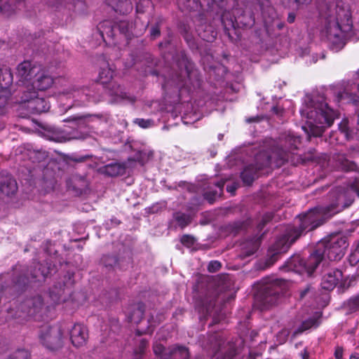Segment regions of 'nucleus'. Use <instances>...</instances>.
<instances>
[{"instance_id":"f257e3e1","label":"nucleus","mask_w":359,"mask_h":359,"mask_svg":"<svg viewBox=\"0 0 359 359\" xmlns=\"http://www.w3.org/2000/svg\"><path fill=\"white\" fill-rule=\"evenodd\" d=\"M352 192L357 194L359 196V179H355L351 183L348 189L345 190L339 187L332 190L329 194L330 204L324 207L311 209L306 213L299 215V228L294 229L287 238V240L290 238V244L287 245L285 239L277 241L271 248L273 252L271 259L275 261L278 254L285 252L303 232H308L316 229L327 219L349 207L354 200Z\"/></svg>"},{"instance_id":"f03ea898","label":"nucleus","mask_w":359,"mask_h":359,"mask_svg":"<svg viewBox=\"0 0 359 359\" xmlns=\"http://www.w3.org/2000/svg\"><path fill=\"white\" fill-rule=\"evenodd\" d=\"M351 17L350 11L341 7L329 10L325 15L323 33L334 51L344 46L346 36L359 39V22L353 25Z\"/></svg>"},{"instance_id":"7ed1b4c3","label":"nucleus","mask_w":359,"mask_h":359,"mask_svg":"<svg viewBox=\"0 0 359 359\" xmlns=\"http://www.w3.org/2000/svg\"><path fill=\"white\" fill-rule=\"evenodd\" d=\"M303 118L306 119L302 129L309 135L321 136L326 128L331 126L337 113L328 107L322 97H313L309 100L300 111Z\"/></svg>"},{"instance_id":"20e7f679","label":"nucleus","mask_w":359,"mask_h":359,"mask_svg":"<svg viewBox=\"0 0 359 359\" xmlns=\"http://www.w3.org/2000/svg\"><path fill=\"white\" fill-rule=\"evenodd\" d=\"M65 121L70 123L69 127L72 128V130L53 128L50 140L62 142L71 140L85 139L91 132L90 129L94 126L93 123L107 122V118L100 114H84L71 116Z\"/></svg>"},{"instance_id":"39448f33","label":"nucleus","mask_w":359,"mask_h":359,"mask_svg":"<svg viewBox=\"0 0 359 359\" xmlns=\"http://www.w3.org/2000/svg\"><path fill=\"white\" fill-rule=\"evenodd\" d=\"M289 144L290 147L285 149L279 148L276 146L272 148L271 154H269L266 151L260 152L256 156V165H250L247 166L241 172V178L243 182L248 185L250 184L255 180L258 170L264 167L269 166L272 159L283 160L286 159V152L292 149V147L296 148V144L299 142L298 137H289Z\"/></svg>"},{"instance_id":"423d86ee","label":"nucleus","mask_w":359,"mask_h":359,"mask_svg":"<svg viewBox=\"0 0 359 359\" xmlns=\"http://www.w3.org/2000/svg\"><path fill=\"white\" fill-rule=\"evenodd\" d=\"M317 247L318 253H321L324 259L337 261L341 259L344 255L348 243L345 238L333 236L328 239L320 241Z\"/></svg>"},{"instance_id":"0eeeda50","label":"nucleus","mask_w":359,"mask_h":359,"mask_svg":"<svg viewBox=\"0 0 359 359\" xmlns=\"http://www.w3.org/2000/svg\"><path fill=\"white\" fill-rule=\"evenodd\" d=\"M20 103L31 114H41L49 109L47 101L39 96L36 90H22L20 95Z\"/></svg>"},{"instance_id":"6e6552de","label":"nucleus","mask_w":359,"mask_h":359,"mask_svg":"<svg viewBox=\"0 0 359 359\" xmlns=\"http://www.w3.org/2000/svg\"><path fill=\"white\" fill-rule=\"evenodd\" d=\"M40 67L29 61H24L18 65L16 76L20 86V93L22 90H31L32 83L39 73Z\"/></svg>"},{"instance_id":"1a4fd4ad","label":"nucleus","mask_w":359,"mask_h":359,"mask_svg":"<svg viewBox=\"0 0 359 359\" xmlns=\"http://www.w3.org/2000/svg\"><path fill=\"white\" fill-rule=\"evenodd\" d=\"M282 291L278 281L266 285L262 289V293L259 297L262 309H267L278 303Z\"/></svg>"},{"instance_id":"9d476101","label":"nucleus","mask_w":359,"mask_h":359,"mask_svg":"<svg viewBox=\"0 0 359 359\" xmlns=\"http://www.w3.org/2000/svg\"><path fill=\"white\" fill-rule=\"evenodd\" d=\"M40 340L48 348L53 350L60 346L62 340V332L60 329L55 327H44L41 331Z\"/></svg>"},{"instance_id":"9b49d317","label":"nucleus","mask_w":359,"mask_h":359,"mask_svg":"<svg viewBox=\"0 0 359 359\" xmlns=\"http://www.w3.org/2000/svg\"><path fill=\"white\" fill-rule=\"evenodd\" d=\"M90 93V89L77 86H72L65 92L66 95L72 96L76 105H84L89 102H97L100 100L99 97H95Z\"/></svg>"},{"instance_id":"f8f14e48","label":"nucleus","mask_w":359,"mask_h":359,"mask_svg":"<svg viewBox=\"0 0 359 359\" xmlns=\"http://www.w3.org/2000/svg\"><path fill=\"white\" fill-rule=\"evenodd\" d=\"M53 78L43 69L40 67L39 73L32 83L31 90L44 91L52 87Z\"/></svg>"},{"instance_id":"ddd939ff","label":"nucleus","mask_w":359,"mask_h":359,"mask_svg":"<svg viewBox=\"0 0 359 359\" xmlns=\"http://www.w3.org/2000/svg\"><path fill=\"white\" fill-rule=\"evenodd\" d=\"M18 189L15 180L8 172H0V191L5 195L14 194Z\"/></svg>"},{"instance_id":"4468645a","label":"nucleus","mask_w":359,"mask_h":359,"mask_svg":"<svg viewBox=\"0 0 359 359\" xmlns=\"http://www.w3.org/2000/svg\"><path fill=\"white\" fill-rule=\"evenodd\" d=\"M87 337V330L81 324H75L70 331L71 341L74 346L79 347L84 345Z\"/></svg>"},{"instance_id":"2eb2a0df","label":"nucleus","mask_w":359,"mask_h":359,"mask_svg":"<svg viewBox=\"0 0 359 359\" xmlns=\"http://www.w3.org/2000/svg\"><path fill=\"white\" fill-rule=\"evenodd\" d=\"M107 24H109V22H105L99 25L100 34L102 37H104V34H106L108 36L112 37L114 35V29H118L119 31L122 34H125L126 36H128L130 35L129 29L131 27V25L128 22L121 21L117 26L114 27H112L110 25L104 27L107 25Z\"/></svg>"},{"instance_id":"dca6fc26","label":"nucleus","mask_w":359,"mask_h":359,"mask_svg":"<svg viewBox=\"0 0 359 359\" xmlns=\"http://www.w3.org/2000/svg\"><path fill=\"white\" fill-rule=\"evenodd\" d=\"M342 278V272L338 269H334L326 273L322 280V287L327 290H333L337 284Z\"/></svg>"},{"instance_id":"f3484780","label":"nucleus","mask_w":359,"mask_h":359,"mask_svg":"<svg viewBox=\"0 0 359 359\" xmlns=\"http://www.w3.org/2000/svg\"><path fill=\"white\" fill-rule=\"evenodd\" d=\"M189 353L185 346L175 345L168 348L162 359H189Z\"/></svg>"},{"instance_id":"a211bd4d","label":"nucleus","mask_w":359,"mask_h":359,"mask_svg":"<svg viewBox=\"0 0 359 359\" xmlns=\"http://www.w3.org/2000/svg\"><path fill=\"white\" fill-rule=\"evenodd\" d=\"M43 306L42 298L40 296L35 297L32 299H27L21 306L28 316H32L39 312Z\"/></svg>"},{"instance_id":"6ab92c4d","label":"nucleus","mask_w":359,"mask_h":359,"mask_svg":"<svg viewBox=\"0 0 359 359\" xmlns=\"http://www.w3.org/2000/svg\"><path fill=\"white\" fill-rule=\"evenodd\" d=\"M144 313V305L138 302L135 304L128 309V319L130 322L138 324L142 319Z\"/></svg>"},{"instance_id":"aec40b11","label":"nucleus","mask_w":359,"mask_h":359,"mask_svg":"<svg viewBox=\"0 0 359 359\" xmlns=\"http://www.w3.org/2000/svg\"><path fill=\"white\" fill-rule=\"evenodd\" d=\"M107 93L109 95L114 97V102H119L123 100L128 99L130 101L133 102V99L130 98L123 89L116 83H111L108 87Z\"/></svg>"},{"instance_id":"412c9836","label":"nucleus","mask_w":359,"mask_h":359,"mask_svg":"<svg viewBox=\"0 0 359 359\" xmlns=\"http://www.w3.org/2000/svg\"><path fill=\"white\" fill-rule=\"evenodd\" d=\"M287 267L290 270L294 271L299 273H306V260L299 255L292 257L287 262Z\"/></svg>"},{"instance_id":"4be33fe9","label":"nucleus","mask_w":359,"mask_h":359,"mask_svg":"<svg viewBox=\"0 0 359 359\" xmlns=\"http://www.w3.org/2000/svg\"><path fill=\"white\" fill-rule=\"evenodd\" d=\"M125 168L120 163H109L100 168V172L105 175L116 177L123 174Z\"/></svg>"},{"instance_id":"5701e85b","label":"nucleus","mask_w":359,"mask_h":359,"mask_svg":"<svg viewBox=\"0 0 359 359\" xmlns=\"http://www.w3.org/2000/svg\"><path fill=\"white\" fill-rule=\"evenodd\" d=\"M337 165L339 168L344 171H353L357 168L356 164L353 161H351L346 157L344 154H337L334 157Z\"/></svg>"},{"instance_id":"b1692460","label":"nucleus","mask_w":359,"mask_h":359,"mask_svg":"<svg viewBox=\"0 0 359 359\" xmlns=\"http://www.w3.org/2000/svg\"><path fill=\"white\" fill-rule=\"evenodd\" d=\"M323 259V256L321 253H318V247H316V250L306 260V273L311 275Z\"/></svg>"},{"instance_id":"393cba45","label":"nucleus","mask_w":359,"mask_h":359,"mask_svg":"<svg viewBox=\"0 0 359 359\" xmlns=\"http://www.w3.org/2000/svg\"><path fill=\"white\" fill-rule=\"evenodd\" d=\"M259 245V241L257 238H253L248 241L241 245L242 252L241 254V258H245L253 255Z\"/></svg>"},{"instance_id":"a878e982","label":"nucleus","mask_w":359,"mask_h":359,"mask_svg":"<svg viewBox=\"0 0 359 359\" xmlns=\"http://www.w3.org/2000/svg\"><path fill=\"white\" fill-rule=\"evenodd\" d=\"M13 74L9 68L0 69V86L2 90H7V88L13 83Z\"/></svg>"},{"instance_id":"bb28decb","label":"nucleus","mask_w":359,"mask_h":359,"mask_svg":"<svg viewBox=\"0 0 359 359\" xmlns=\"http://www.w3.org/2000/svg\"><path fill=\"white\" fill-rule=\"evenodd\" d=\"M21 0H0V12L9 15L15 10V4Z\"/></svg>"},{"instance_id":"cd10ccee","label":"nucleus","mask_w":359,"mask_h":359,"mask_svg":"<svg viewBox=\"0 0 359 359\" xmlns=\"http://www.w3.org/2000/svg\"><path fill=\"white\" fill-rule=\"evenodd\" d=\"M114 71L107 65L105 67L101 68L99 73V79L102 84L108 83L113 78Z\"/></svg>"},{"instance_id":"c85d7f7f","label":"nucleus","mask_w":359,"mask_h":359,"mask_svg":"<svg viewBox=\"0 0 359 359\" xmlns=\"http://www.w3.org/2000/svg\"><path fill=\"white\" fill-rule=\"evenodd\" d=\"M224 184L225 182L223 180L218 182L216 184V187H217L218 190L206 192L204 195L205 198L207 199L210 203H213L216 198L220 196Z\"/></svg>"},{"instance_id":"c756f323","label":"nucleus","mask_w":359,"mask_h":359,"mask_svg":"<svg viewBox=\"0 0 359 359\" xmlns=\"http://www.w3.org/2000/svg\"><path fill=\"white\" fill-rule=\"evenodd\" d=\"M29 156L33 162L39 163L45 161L48 157L47 153L42 150L29 151Z\"/></svg>"},{"instance_id":"7c9ffc66","label":"nucleus","mask_w":359,"mask_h":359,"mask_svg":"<svg viewBox=\"0 0 359 359\" xmlns=\"http://www.w3.org/2000/svg\"><path fill=\"white\" fill-rule=\"evenodd\" d=\"M101 262L107 269H112L118 264V259L115 255H104L102 257Z\"/></svg>"},{"instance_id":"2f4dec72","label":"nucleus","mask_w":359,"mask_h":359,"mask_svg":"<svg viewBox=\"0 0 359 359\" xmlns=\"http://www.w3.org/2000/svg\"><path fill=\"white\" fill-rule=\"evenodd\" d=\"M320 315L319 313H316L313 318L304 321L302 324L301 332L311 328L313 327H317L319 324L318 320L320 318Z\"/></svg>"},{"instance_id":"473e14b6","label":"nucleus","mask_w":359,"mask_h":359,"mask_svg":"<svg viewBox=\"0 0 359 359\" xmlns=\"http://www.w3.org/2000/svg\"><path fill=\"white\" fill-rule=\"evenodd\" d=\"M343 100H348L353 103H356L359 101V97L355 95H352L348 90H345L343 93H339L337 97L338 101Z\"/></svg>"},{"instance_id":"72a5a7b5","label":"nucleus","mask_w":359,"mask_h":359,"mask_svg":"<svg viewBox=\"0 0 359 359\" xmlns=\"http://www.w3.org/2000/svg\"><path fill=\"white\" fill-rule=\"evenodd\" d=\"M178 4L182 9L189 11L198 7V3L195 0H178Z\"/></svg>"},{"instance_id":"f704fd0d","label":"nucleus","mask_w":359,"mask_h":359,"mask_svg":"<svg viewBox=\"0 0 359 359\" xmlns=\"http://www.w3.org/2000/svg\"><path fill=\"white\" fill-rule=\"evenodd\" d=\"M196 31L199 36L206 41H212L215 38V33L214 32L209 34L205 30H203V26L198 27Z\"/></svg>"},{"instance_id":"c9c22d12","label":"nucleus","mask_w":359,"mask_h":359,"mask_svg":"<svg viewBox=\"0 0 359 359\" xmlns=\"http://www.w3.org/2000/svg\"><path fill=\"white\" fill-rule=\"evenodd\" d=\"M175 219L182 228L188 225L191 221L189 216L183 213H177Z\"/></svg>"},{"instance_id":"e433bc0d","label":"nucleus","mask_w":359,"mask_h":359,"mask_svg":"<svg viewBox=\"0 0 359 359\" xmlns=\"http://www.w3.org/2000/svg\"><path fill=\"white\" fill-rule=\"evenodd\" d=\"M134 123L142 128H148L154 126V122L151 119L136 118Z\"/></svg>"},{"instance_id":"4c0bfd02","label":"nucleus","mask_w":359,"mask_h":359,"mask_svg":"<svg viewBox=\"0 0 359 359\" xmlns=\"http://www.w3.org/2000/svg\"><path fill=\"white\" fill-rule=\"evenodd\" d=\"M147 344L148 342L147 340L144 339L140 340L138 348L135 350V354L136 355L135 359H141L140 357L144 353L147 346Z\"/></svg>"},{"instance_id":"58836bf2","label":"nucleus","mask_w":359,"mask_h":359,"mask_svg":"<svg viewBox=\"0 0 359 359\" xmlns=\"http://www.w3.org/2000/svg\"><path fill=\"white\" fill-rule=\"evenodd\" d=\"M8 100V90H2L0 92V114L2 112V109L6 106Z\"/></svg>"},{"instance_id":"ea45409f","label":"nucleus","mask_w":359,"mask_h":359,"mask_svg":"<svg viewBox=\"0 0 359 359\" xmlns=\"http://www.w3.org/2000/svg\"><path fill=\"white\" fill-rule=\"evenodd\" d=\"M29 353L25 350H18L11 359H29Z\"/></svg>"},{"instance_id":"a19ab883","label":"nucleus","mask_w":359,"mask_h":359,"mask_svg":"<svg viewBox=\"0 0 359 359\" xmlns=\"http://www.w3.org/2000/svg\"><path fill=\"white\" fill-rule=\"evenodd\" d=\"M128 161H137L141 165H143L146 161V154L144 153H142L141 151H139L137 153L136 156L133 158H128Z\"/></svg>"},{"instance_id":"79ce46f5","label":"nucleus","mask_w":359,"mask_h":359,"mask_svg":"<svg viewBox=\"0 0 359 359\" xmlns=\"http://www.w3.org/2000/svg\"><path fill=\"white\" fill-rule=\"evenodd\" d=\"M221 268V264L218 261H212L208 266L210 272H216Z\"/></svg>"},{"instance_id":"37998d69","label":"nucleus","mask_w":359,"mask_h":359,"mask_svg":"<svg viewBox=\"0 0 359 359\" xmlns=\"http://www.w3.org/2000/svg\"><path fill=\"white\" fill-rule=\"evenodd\" d=\"M65 287H66V284L63 285H60V289L57 290V286H55L51 291H50V296L53 297V296H58L60 297L65 290Z\"/></svg>"},{"instance_id":"c03bdc74","label":"nucleus","mask_w":359,"mask_h":359,"mask_svg":"<svg viewBox=\"0 0 359 359\" xmlns=\"http://www.w3.org/2000/svg\"><path fill=\"white\" fill-rule=\"evenodd\" d=\"M181 242L187 246H190L194 244V238L192 236L184 235L182 237Z\"/></svg>"},{"instance_id":"a18cd8bd","label":"nucleus","mask_w":359,"mask_h":359,"mask_svg":"<svg viewBox=\"0 0 359 359\" xmlns=\"http://www.w3.org/2000/svg\"><path fill=\"white\" fill-rule=\"evenodd\" d=\"M154 352L156 355H163V351L164 350V347L163 345L158 343H155L153 346ZM163 355H161L162 357Z\"/></svg>"},{"instance_id":"49530a36","label":"nucleus","mask_w":359,"mask_h":359,"mask_svg":"<svg viewBox=\"0 0 359 359\" xmlns=\"http://www.w3.org/2000/svg\"><path fill=\"white\" fill-rule=\"evenodd\" d=\"M350 305L353 309H359V295L350 300Z\"/></svg>"},{"instance_id":"de8ad7c7","label":"nucleus","mask_w":359,"mask_h":359,"mask_svg":"<svg viewBox=\"0 0 359 359\" xmlns=\"http://www.w3.org/2000/svg\"><path fill=\"white\" fill-rule=\"evenodd\" d=\"M150 34L152 38L155 39L160 35V29L157 26L153 27L151 29Z\"/></svg>"},{"instance_id":"09e8293b","label":"nucleus","mask_w":359,"mask_h":359,"mask_svg":"<svg viewBox=\"0 0 359 359\" xmlns=\"http://www.w3.org/2000/svg\"><path fill=\"white\" fill-rule=\"evenodd\" d=\"M336 359H342L343 349L341 347H337L334 352Z\"/></svg>"},{"instance_id":"8fccbe9b","label":"nucleus","mask_w":359,"mask_h":359,"mask_svg":"<svg viewBox=\"0 0 359 359\" xmlns=\"http://www.w3.org/2000/svg\"><path fill=\"white\" fill-rule=\"evenodd\" d=\"M339 128L341 131V133H344V135H347V123L346 121H343L339 124Z\"/></svg>"},{"instance_id":"3c124183","label":"nucleus","mask_w":359,"mask_h":359,"mask_svg":"<svg viewBox=\"0 0 359 359\" xmlns=\"http://www.w3.org/2000/svg\"><path fill=\"white\" fill-rule=\"evenodd\" d=\"M236 189H237V185L235 184H233L232 185H227V187H226L227 191L230 192L232 194H234Z\"/></svg>"},{"instance_id":"603ef678","label":"nucleus","mask_w":359,"mask_h":359,"mask_svg":"<svg viewBox=\"0 0 359 359\" xmlns=\"http://www.w3.org/2000/svg\"><path fill=\"white\" fill-rule=\"evenodd\" d=\"M310 289H311V287L310 286H307L304 290H302L300 292V298L301 299H303L306 294L310 291Z\"/></svg>"},{"instance_id":"864d4df0","label":"nucleus","mask_w":359,"mask_h":359,"mask_svg":"<svg viewBox=\"0 0 359 359\" xmlns=\"http://www.w3.org/2000/svg\"><path fill=\"white\" fill-rule=\"evenodd\" d=\"M300 355L302 359H309V353L306 348H304L303 351L301 352Z\"/></svg>"},{"instance_id":"5fc2aeb1","label":"nucleus","mask_w":359,"mask_h":359,"mask_svg":"<svg viewBox=\"0 0 359 359\" xmlns=\"http://www.w3.org/2000/svg\"><path fill=\"white\" fill-rule=\"evenodd\" d=\"M295 15L292 13H290L287 18V20L290 23H292L294 21Z\"/></svg>"},{"instance_id":"6e6d98bb","label":"nucleus","mask_w":359,"mask_h":359,"mask_svg":"<svg viewBox=\"0 0 359 359\" xmlns=\"http://www.w3.org/2000/svg\"><path fill=\"white\" fill-rule=\"evenodd\" d=\"M40 273H41L42 278H44L46 276H48V275L49 273V271H48V270H46V271L45 270H42V271H41Z\"/></svg>"},{"instance_id":"4d7b16f0","label":"nucleus","mask_w":359,"mask_h":359,"mask_svg":"<svg viewBox=\"0 0 359 359\" xmlns=\"http://www.w3.org/2000/svg\"><path fill=\"white\" fill-rule=\"evenodd\" d=\"M297 6L303 4L306 2V0H294Z\"/></svg>"},{"instance_id":"13d9d810","label":"nucleus","mask_w":359,"mask_h":359,"mask_svg":"<svg viewBox=\"0 0 359 359\" xmlns=\"http://www.w3.org/2000/svg\"><path fill=\"white\" fill-rule=\"evenodd\" d=\"M288 334H289V332H288V331H287V330H284V331H282V332H280V335H284V339H283V341H285V338H286V337H287Z\"/></svg>"},{"instance_id":"bf43d9fd","label":"nucleus","mask_w":359,"mask_h":359,"mask_svg":"<svg viewBox=\"0 0 359 359\" xmlns=\"http://www.w3.org/2000/svg\"><path fill=\"white\" fill-rule=\"evenodd\" d=\"M359 358V354L358 353H354L351 355L350 359H358Z\"/></svg>"},{"instance_id":"052dcab7","label":"nucleus","mask_w":359,"mask_h":359,"mask_svg":"<svg viewBox=\"0 0 359 359\" xmlns=\"http://www.w3.org/2000/svg\"><path fill=\"white\" fill-rule=\"evenodd\" d=\"M186 74H187L189 78L191 77V73H190L189 70L188 69L187 67H186Z\"/></svg>"},{"instance_id":"680f3d73","label":"nucleus","mask_w":359,"mask_h":359,"mask_svg":"<svg viewBox=\"0 0 359 359\" xmlns=\"http://www.w3.org/2000/svg\"><path fill=\"white\" fill-rule=\"evenodd\" d=\"M137 11L138 12H140V11L142 12V11H141V10H140V4H138L137 5Z\"/></svg>"},{"instance_id":"e2e57ef3","label":"nucleus","mask_w":359,"mask_h":359,"mask_svg":"<svg viewBox=\"0 0 359 359\" xmlns=\"http://www.w3.org/2000/svg\"><path fill=\"white\" fill-rule=\"evenodd\" d=\"M34 278H39V273H38V272L35 273L34 274Z\"/></svg>"},{"instance_id":"0e129e2a","label":"nucleus","mask_w":359,"mask_h":359,"mask_svg":"<svg viewBox=\"0 0 359 359\" xmlns=\"http://www.w3.org/2000/svg\"><path fill=\"white\" fill-rule=\"evenodd\" d=\"M144 2H145V4H146L147 5H149V4H150V1H149V0H145V1H144Z\"/></svg>"},{"instance_id":"69168bd1","label":"nucleus","mask_w":359,"mask_h":359,"mask_svg":"<svg viewBox=\"0 0 359 359\" xmlns=\"http://www.w3.org/2000/svg\"><path fill=\"white\" fill-rule=\"evenodd\" d=\"M255 121V118H249L248 120V122H252V121Z\"/></svg>"},{"instance_id":"338daca9","label":"nucleus","mask_w":359,"mask_h":359,"mask_svg":"<svg viewBox=\"0 0 359 359\" xmlns=\"http://www.w3.org/2000/svg\"><path fill=\"white\" fill-rule=\"evenodd\" d=\"M217 335H215L213 339H211V341L213 340V339H215V340H217Z\"/></svg>"},{"instance_id":"774afa93","label":"nucleus","mask_w":359,"mask_h":359,"mask_svg":"<svg viewBox=\"0 0 359 359\" xmlns=\"http://www.w3.org/2000/svg\"><path fill=\"white\" fill-rule=\"evenodd\" d=\"M358 123L359 124V111H358Z\"/></svg>"}]
</instances>
